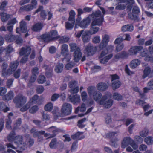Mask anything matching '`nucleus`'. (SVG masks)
<instances>
[{
	"mask_svg": "<svg viewBox=\"0 0 153 153\" xmlns=\"http://www.w3.org/2000/svg\"><path fill=\"white\" fill-rule=\"evenodd\" d=\"M23 137L22 135H18L15 137L14 143L17 146V147L14 146L12 144L7 143L6 146L7 148H11L13 149H16V151L18 153L22 152L27 147V144L23 142Z\"/></svg>",
	"mask_w": 153,
	"mask_h": 153,
	"instance_id": "f257e3e1",
	"label": "nucleus"
},
{
	"mask_svg": "<svg viewBox=\"0 0 153 153\" xmlns=\"http://www.w3.org/2000/svg\"><path fill=\"white\" fill-rule=\"evenodd\" d=\"M99 7L102 11L103 15H102L101 12L99 10L93 13L92 16L93 19L92 22L93 25H101L103 20V16L105 13V11L102 7L99 6Z\"/></svg>",
	"mask_w": 153,
	"mask_h": 153,
	"instance_id": "f03ea898",
	"label": "nucleus"
},
{
	"mask_svg": "<svg viewBox=\"0 0 153 153\" xmlns=\"http://www.w3.org/2000/svg\"><path fill=\"white\" fill-rule=\"evenodd\" d=\"M69 45L70 47V51H74V60L75 62H78L82 57V53L80 48L74 43H70Z\"/></svg>",
	"mask_w": 153,
	"mask_h": 153,
	"instance_id": "7ed1b4c3",
	"label": "nucleus"
},
{
	"mask_svg": "<svg viewBox=\"0 0 153 153\" xmlns=\"http://www.w3.org/2000/svg\"><path fill=\"white\" fill-rule=\"evenodd\" d=\"M87 90L89 95L92 97L94 100L99 104V102L102 97V94L97 91L94 86H89L88 87Z\"/></svg>",
	"mask_w": 153,
	"mask_h": 153,
	"instance_id": "20e7f679",
	"label": "nucleus"
},
{
	"mask_svg": "<svg viewBox=\"0 0 153 153\" xmlns=\"http://www.w3.org/2000/svg\"><path fill=\"white\" fill-rule=\"evenodd\" d=\"M26 101V97L21 94L17 95L13 99V102L17 108H19L23 105Z\"/></svg>",
	"mask_w": 153,
	"mask_h": 153,
	"instance_id": "39448f33",
	"label": "nucleus"
},
{
	"mask_svg": "<svg viewBox=\"0 0 153 153\" xmlns=\"http://www.w3.org/2000/svg\"><path fill=\"white\" fill-rule=\"evenodd\" d=\"M129 145L132 146L134 150L138 148L137 145L133 139L128 137L124 138L122 143V147L125 148Z\"/></svg>",
	"mask_w": 153,
	"mask_h": 153,
	"instance_id": "423d86ee",
	"label": "nucleus"
},
{
	"mask_svg": "<svg viewBox=\"0 0 153 153\" xmlns=\"http://www.w3.org/2000/svg\"><path fill=\"white\" fill-rule=\"evenodd\" d=\"M31 48L30 47L25 48H22L20 51L19 53L20 55H25V56L22 58L20 61V62L24 63L27 61V56L29 55L31 52Z\"/></svg>",
	"mask_w": 153,
	"mask_h": 153,
	"instance_id": "0eeeda50",
	"label": "nucleus"
},
{
	"mask_svg": "<svg viewBox=\"0 0 153 153\" xmlns=\"http://www.w3.org/2000/svg\"><path fill=\"white\" fill-rule=\"evenodd\" d=\"M61 54L64 57L63 60L66 59L67 62L70 61L71 56L69 53L68 47V45L65 44L62 45Z\"/></svg>",
	"mask_w": 153,
	"mask_h": 153,
	"instance_id": "6e6552de",
	"label": "nucleus"
},
{
	"mask_svg": "<svg viewBox=\"0 0 153 153\" xmlns=\"http://www.w3.org/2000/svg\"><path fill=\"white\" fill-rule=\"evenodd\" d=\"M108 98V96L106 94L103 96L99 102V104L103 105L104 107L106 108H109L112 105L113 101L111 99H109L107 101L105 100Z\"/></svg>",
	"mask_w": 153,
	"mask_h": 153,
	"instance_id": "1a4fd4ad",
	"label": "nucleus"
},
{
	"mask_svg": "<svg viewBox=\"0 0 153 153\" xmlns=\"http://www.w3.org/2000/svg\"><path fill=\"white\" fill-rule=\"evenodd\" d=\"M111 81L112 82L111 86L113 90H115L118 88L121 85V82L119 80V76L116 74L111 75Z\"/></svg>",
	"mask_w": 153,
	"mask_h": 153,
	"instance_id": "9d476101",
	"label": "nucleus"
},
{
	"mask_svg": "<svg viewBox=\"0 0 153 153\" xmlns=\"http://www.w3.org/2000/svg\"><path fill=\"white\" fill-rule=\"evenodd\" d=\"M71 105L69 103H64L62 106L61 111L62 114L67 115L70 114L72 110Z\"/></svg>",
	"mask_w": 153,
	"mask_h": 153,
	"instance_id": "9b49d317",
	"label": "nucleus"
},
{
	"mask_svg": "<svg viewBox=\"0 0 153 153\" xmlns=\"http://www.w3.org/2000/svg\"><path fill=\"white\" fill-rule=\"evenodd\" d=\"M85 50L87 55L89 56H92L96 52L97 48L93 46L91 44H88L86 46Z\"/></svg>",
	"mask_w": 153,
	"mask_h": 153,
	"instance_id": "f8f14e48",
	"label": "nucleus"
},
{
	"mask_svg": "<svg viewBox=\"0 0 153 153\" xmlns=\"http://www.w3.org/2000/svg\"><path fill=\"white\" fill-rule=\"evenodd\" d=\"M143 48V47L141 46L132 47L128 50V54L129 55H136L141 51Z\"/></svg>",
	"mask_w": 153,
	"mask_h": 153,
	"instance_id": "ddd939ff",
	"label": "nucleus"
},
{
	"mask_svg": "<svg viewBox=\"0 0 153 153\" xmlns=\"http://www.w3.org/2000/svg\"><path fill=\"white\" fill-rule=\"evenodd\" d=\"M140 98L137 100L135 104L138 105L142 107L146 103L145 100L146 99V97L144 93H141V92H140Z\"/></svg>",
	"mask_w": 153,
	"mask_h": 153,
	"instance_id": "4468645a",
	"label": "nucleus"
},
{
	"mask_svg": "<svg viewBox=\"0 0 153 153\" xmlns=\"http://www.w3.org/2000/svg\"><path fill=\"white\" fill-rule=\"evenodd\" d=\"M79 21L78 24L76 23V25H78L82 28H85L87 27L90 22V19L89 17H87L83 19L82 21L79 22Z\"/></svg>",
	"mask_w": 153,
	"mask_h": 153,
	"instance_id": "2eb2a0df",
	"label": "nucleus"
},
{
	"mask_svg": "<svg viewBox=\"0 0 153 153\" xmlns=\"http://www.w3.org/2000/svg\"><path fill=\"white\" fill-rule=\"evenodd\" d=\"M63 146V143L60 141H57L56 138L53 139L49 144V146L51 149L56 148L60 146Z\"/></svg>",
	"mask_w": 153,
	"mask_h": 153,
	"instance_id": "dca6fc26",
	"label": "nucleus"
},
{
	"mask_svg": "<svg viewBox=\"0 0 153 153\" xmlns=\"http://www.w3.org/2000/svg\"><path fill=\"white\" fill-rule=\"evenodd\" d=\"M8 67V64L6 62H4L2 65V74L3 76H5L7 75L11 74V72L10 71V68L7 69Z\"/></svg>",
	"mask_w": 153,
	"mask_h": 153,
	"instance_id": "f3484780",
	"label": "nucleus"
},
{
	"mask_svg": "<svg viewBox=\"0 0 153 153\" xmlns=\"http://www.w3.org/2000/svg\"><path fill=\"white\" fill-rule=\"evenodd\" d=\"M46 130L50 132H52L53 134H51V137H55L56 133L60 131V129L57 128L56 126H52L49 128L46 129Z\"/></svg>",
	"mask_w": 153,
	"mask_h": 153,
	"instance_id": "a211bd4d",
	"label": "nucleus"
},
{
	"mask_svg": "<svg viewBox=\"0 0 153 153\" xmlns=\"http://www.w3.org/2000/svg\"><path fill=\"white\" fill-rule=\"evenodd\" d=\"M89 32L86 30H85L82 33V38L84 43L88 42L90 39V36L89 34Z\"/></svg>",
	"mask_w": 153,
	"mask_h": 153,
	"instance_id": "6ab92c4d",
	"label": "nucleus"
},
{
	"mask_svg": "<svg viewBox=\"0 0 153 153\" xmlns=\"http://www.w3.org/2000/svg\"><path fill=\"white\" fill-rule=\"evenodd\" d=\"M69 98L71 102L75 105L80 102V97L79 95H75L73 96H70Z\"/></svg>",
	"mask_w": 153,
	"mask_h": 153,
	"instance_id": "aec40b11",
	"label": "nucleus"
},
{
	"mask_svg": "<svg viewBox=\"0 0 153 153\" xmlns=\"http://www.w3.org/2000/svg\"><path fill=\"white\" fill-rule=\"evenodd\" d=\"M19 64V62L17 61L10 62L9 65L10 71L11 72V74L15 71L18 67Z\"/></svg>",
	"mask_w": 153,
	"mask_h": 153,
	"instance_id": "412c9836",
	"label": "nucleus"
},
{
	"mask_svg": "<svg viewBox=\"0 0 153 153\" xmlns=\"http://www.w3.org/2000/svg\"><path fill=\"white\" fill-rule=\"evenodd\" d=\"M16 36L14 35L11 33L7 34L4 36V38L6 41L8 42H12L15 41Z\"/></svg>",
	"mask_w": 153,
	"mask_h": 153,
	"instance_id": "4be33fe9",
	"label": "nucleus"
},
{
	"mask_svg": "<svg viewBox=\"0 0 153 153\" xmlns=\"http://www.w3.org/2000/svg\"><path fill=\"white\" fill-rule=\"evenodd\" d=\"M100 25H92V23L91 24V27L89 31H88L91 35L95 34L99 30V28L98 27H96L95 26H99Z\"/></svg>",
	"mask_w": 153,
	"mask_h": 153,
	"instance_id": "5701e85b",
	"label": "nucleus"
},
{
	"mask_svg": "<svg viewBox=\"0 0 153 153\" xmlns=\"http://www.w3.org/2000/svg\"><path fill=\"white\" fill-rule=\"evenodd\" d=\"M140 56L142 57H144V60L146 61H153V58L149 56L147 53V51H144L140 53Z\"/></svg>",
	"mask_w": 153,
	"mask_h": 153,
	"instance_id": "b1692460",
	"label": "nucleus"
},
{
	"mask_svg": "<svg viewBox=\"0 0 153 153\" xmlns=\"http://www.w3.org/2000/svg\"><path fill=\"white\" fill-rule=\"evenodd\" d=\"M52 113L54 115V118L55 120H57L62 117V114H61L59 112V109L57 107H54V109L52 111Z\"/></svg>",
	"mask_w": 153,
	"mask_h": 153,
	"instance_id": "393cba45",
	"label": "nucleus"
},
{
	"mask_svg": "<svg viewBox=\"0 0 153 153\" xmlns=\"http://www.w3.org/2000/svg\"><path fill=\"white\" fill-rule=\"evenodd\" d=\"M75 21L72 20H68L65 23L66 28L68 30H71L75 24Z\"/></svg>",
	"mask_w": 153,
	"mask_h": 153,
	"instance_id": "a878e982",
	"label": "nucleus"
},
{
	"mask_svg": "<svg viewBox=\"0 0 153 153\" xmlns=\"http://www.w3.org/2000/svg\"><path fill=\"white\" fill-rule=\"evenodd\" d=\"M97 87L98 90L100 91H104L108 88V86L105 83L101 82L97 85Z\"/></svg>",
	"mask_w": 153,
	"mask_h": 153,
	"instance_id": "bb28decb",
	"label": "nucleus"
},
{
	"mask_svg": "<svg viewBox=\"0 0 153 153\" xmlns=\"http://www.w3.org/2000/svg\"><path fill=\"white\" fill-rule=\"evenodd\" d=\"M133 26L131 25H127L123 26L121 28V31L123 32L126 31L131 32L133 30Z\"/></svg>",
	"mask_w": 153,
	"mask_h": 153,
	"instance_id": "cd10ccee",
	"label": "nucleus"
},
{
	"mask_svg": "<svg viewBox=\"0 0 153 153\" xmlns=\"http://www.w3.org/2000/svg\"><path fill=\"white\" fill-rule=\"evenodd\" d=\"M40 37L45 42H48L52 41L48 33L42 35Z\"/></svg>",
	"mask_w": 153,
	"mask_h": 153,
	"instance_id": "c85d7f7f",
	"label": "nucleus"
},
{
	"mask_svg": "<svg viewBox=\"0 0 153 153\" xmlns=\"http://www.w3.org/2000/svg\"><path fill=\"white\" fill-rule=\"evenodd\" d=\"M43 27V25L42 23H37L33 26L32 29L34 31L38 32L40 31Z\"/></svg>",
	"mask_w": 153,
	"mask_h": 153,
	"instance_id": "c756f323",
	"label": "nucleus"
},
{
	"mask_svg": "<svg viewBox=\"0 0 153 153\" xmlns=\"http://www.w3.org/2000/svg\"><path fill=\"white\" fill-rule=\"evenodd\" d=\"M140 63V61L138 59H135L132 60L130 63V67L134 69L138 66Z\"/></svg>",
	"mask_w": 153,
	"mask_h": 153,
	"instance_id": "7c9ffc66",
	"label": "nucleus"
},
{
	"mask_svg": "<svg viewBox=\"0 0 153 153\" xmlns=\"http://www.w3.org/2000/svg\"><path fill=\"white\" fill-rule=\"evenodd\" d=\"M33 5L28 4L22 6L20 9V10L21 11H30L33 9Z\"/></svg>",
	"mask_w": 153,
	"mask_h": 153,
	"instance_id": "2f4dec72",
	"label": "nucleus"
},
{
	"mask_svg": "<svg viewBox=\"0 0 153 153\" xmlns=\"http://www.w3.org/2000/svg\"><path fill=\"white\" fill-rule=\"evenodd\" d=\"M128 18L131 20L137 22L139 20V19L137 16V14L133 13H128Z\"/></svg>",
	"mask_w": 153,
	"mask_h": 153,
	"instance_id": "473e14b6",
	"label": "nucleus"
},
{
	"mask_svg": "<svg viewBox=\"0 0 153 153\" xmlns=\"http://www.w3.org/2000/svg\"><path fill=\"white\" fill-rule=\"evenodd\" d=\"M0 15L1 16V19L3 22L7 21L10 16V15L3 12L1 13Z\"/></svg>",
	"mask_w": 153,
	"mask_h": 153,
	"instance_id": "72a5a7b5",
	"label": "nucleus"
},
{
	"mask_svg": "<svg viewBox=\"0 0 153 153\" xmlns=\"http://www.w3.org/2000/svg\"><path fill=\"white\" fill-rule=\"evenodd\" d=\"M20 27L21 30L23 33H26L27 31L26 22L23 21L20 22Z\"/></svg>",
	"mask_w": 153,
	"mask_h": 153,
	"instance_id": "f704fd0d",
	"label": "nucleus"
},
{
	"mask_svg": "<svg viewBox=\"0 0 153 153\" xmlns=\"http://www.w3.org/2000/svg\"><path fill=\"white\" fill-rule=\"evenodd\" d=\"M63 64L62 63H58L55 66V71L57 73H61L63 71Z\"/></svg>",
	"mask_w": 153,
	"mask_h": 153,
	"instance_id": "c9c22d12",
	"label": "nucleus"
},
{
	"mask_svg": "<svg viewBox=\"0 0 153 153\" xmlns=\"http://www.w3.org/2000/svg\"><path fill=\"white\" fill-rule=\"evenodd\" d=\"M49 34V35L52 40H53L56 39H57V34L58 33L56 30H52L51 31L49 32L48 33Z\"/></svg>",
	"mask_w": 153,
	"mask_h": 153,
	"instance_id": "e433bc0d",
	"label": "nucleus"
},
{
	"mask_svg": "<svg viewBox=\"0 0 153 153\" xmlns=\"http://www.w3.org/2000/svg\"><path fill=\"white\" fill-rule=\"evenodd\" d=\"M113 56L112 54H110L109 55L105 56L104 58L100 59V62L102 64H105Z\"/></svg>",
	"mask_w": 153,
	"mask_h": 153,
	"instance_id": "4c0bfd02",
	"label": "nucleus"
},
{
	"mask_svg": "<svg viewBox=\"0 0 153 153\" xmlns=\"http://www.w3.org/2000/svg\"><path fill=\"white\" fill-rule=\"evenodd\" d=\"M26 136L27 137H28V138H27V139L26 143H26V144H27V146H28L29 147H31L33 145L34 143V140L31 138L29 135H26Z\"/></svg>",
	"mask_w": 153,
	"mask_h": 153,
	"instance_id": "58836bf2",
	"label": "nucleus"
},
{
	"mask_svg": "<svg viewBox=\"0 0 153 153\" xmlns=\"http://www.w3.org/2000/svg\"><path fill=\"white\" fill-rule=\"evenodd\" d=\"M151 72L150 68L148 67H146L144 71V74L143 76V78L144 79L149 76Z\"/></svg>",
	"mask_w": 153,
	"mask_h": 153,
	"instance_id": "ea45409f",
	"label": "nucleus"
},
{
	"mask_svg": "<svg viewBox=\"0 0 153 153\" xmlns=\"http://www.w3.org/2000/svg\"><path fill=\"white\" fill-rule=\"evenodd\" d=\"M86 109L85 104L82 103L80 107H78L75 109V112L76 113H77L79 111L81 112H84L86 110Z\"/></svg>",
	"mask_w": 153,
	"mask_h": 153,
	"instance_id": "a19ab883",
	"label": "nucleus"
},
{
	"mask_svg": "<svg viewBox=\"0 0 153 153\" xmlns=\"http://www.w3.org/2000/svg\"><path fill=\"white\" fill-rule=\"evenodd\" d=\"M53 108V104L52 103L49 102L45 105L44 109L46 111L50 112L52 110Z\"/></svg>",
	"mask_w": 153,
	"mask_h": 153,
	"instance_id": "79ce46f5",
	"label": "nucleus"
},
{
	"mask_svg": "<svg viewBox=\"0 0 153 153\" xmlns=\"http://www.w3.org/2000/svg\"><path fill=\"white\" fill-rule=\"evenodd\" d=\"M16 134L14 131L11 132L7 137V140L9 142L15 141Z\"/></svg>",
	"mask_w": 153,
	"mask_h": 153,
	"instance_id": "37998d69",
	"label": "nucleus"
},
{
	"mask_svg": "<svg viewBox=\"0 0 153 153\" xmlns=\"http://www.w3.org/2000/svg\"><path fill=\"white\" fill-rule=\"evenodd\" d=\"M14 97V93L13 91H10L5 95V98L6 100H9L13 98Z\"/></svg>",
	"mask_w": 153,
	"mask_h": 153,
	"instance_id": "c03bdc74",
	"label": "nucleus"
},
{
	"mask_svg": "<svg viewBox=\"0 0 153 153\" xmlns=\"http://www.w3.org/2000/svg\"><path fill=\"white\" fill-rule=\"evenodd\" d=\"M83 133L82 132H78L75 134L72 135V138L74 140L76 139L78 140H80L83 138V137L81 138L80 137V136L81 135H82Z\"/></svg>",
	"mask_w": 153,
	"mask_h": 153,
	"instance_id": "a18cd8bd",
	"label": "nucleus"
},
{
	"mask_svg": "<svg viewBox=\"0 0 153 153\" xmlns=\"http://www.w3.org/2000/svg\"><path fill=\"white\" fill-rule=\"evenodd\" d=\"M6 127L8 129H11V126L12 121L10 117L7 118L6 119Z\"/></svg>",
	"mask_w": 153,
	"mask_h": 153,
	"instance_id": "49530a36",
	"label": "nucleus"
},
{
	"mask_svg": "<svg viewBox=\"0 0 153 153\" xmlns=\"http://www.w3.org/2000/svg\"><path fill=\"white\" fill-rule=\"evenodd\" d=\"M113 98L117 101H120L122 99V96L117 92H115L113 94Z\"/></svg>",
	"mask_w": 153,
	"mask_h": 153,
	"instance_id": "de8ad7c7",
	"label": "nucleus"
},
{
	"mask_svg": "<svg viewBox=\"0 0 153 153\" xmlns=\"http://www.w3.org/2000/svg\"><path fill=\"white\" fill-rule=\"evenodd\" d=\"M0 109L6 112L9 110V108L5 106L4 103L0 102Z\"/></svg>",
	"mask_w": 153,
	"mask_h": 153,
	"instance_id": "09e8293b",
	"label": "nucleus"
},
{
	"mask_svg": "<svg viewBox=\"0 0 153 153\" xmlns=\"http://www.w3.org/2000/svg\"><path fill=\"white\" fill-rule=\"evenodd\" d=\"M69 17L68 20H72L75 21V16L76 15L75 12L73 10H71L69 13Z\"/></svg>",
	"mask_w": 153,
	"mask_h": 153,
	"instance_id": "8fccbe9b",
	"label": "nucleus"
},
{
	"mask_svg": "<svg viewBox=\"0 0 153 153\" xmlns=\"http://www.w3.org/2000/svg\"><path fill=\"white\" fill-rule=\"evenodd\" d=\"M38 131H37L36 129L34 127L32 128L30 130V133L32 134V136L34 137H36L38 136Z\"/></svg>",
	"mask_w": 153,
	"mask_h": 153,
	"instance_id": "3c124183",
	"label": "nucleus"
},
{
	"mask_svg": "<svg viewBox=\"0 0 153 153\" xmlns=\"http://www.w3.org/2000/svg\"><path fill=\"white\" fill-rule=\"evenodd\" d=\"M75 65L74 62H71L67 63L65 66V68L66 70H70Z\"/></svg>",
	"mask_w": 153,
	"mask_h": 153,
	"instance_id": "603ef678",
	"label": "nucleus"
},
{
	"mask_svg": "<svg viewBox=\"0 0 153 153\" xmlns=\"http://www.w3.org/2000/svg\"><path fill=\"white\" fill-rule=\"evenodd\" d=\"M148 130L147 128H145L140 132V135L142 137H145L148 134Z\"/></svg>",
	"mask_w": 153,
	"mask_h": 153,
	"instance_id": "864d4df0",
	"label": "nucleus"
},
{
	"mask_svg": "<svg viewBox=\"0 0 153 153\" xmlns=\"http://www.w3.org/2000/svg\"><path fill=\"white\" fill-rule=\"evenodd\" d=\"M49 115L45 112H43L42 113V119L43 121L48 120L50 119Z\"/></svg>",
	"mask_w": 153,
	"mask_h": 153,
	"instance_id": "5fc2aeb1",
	"label": "nucleus"
},
{
	"mask_svg": "<svg viewBox=\"0 0 153 153\" xmlns=\"http://www.w3.org/2000/svg\"><path fill=\"white\" fill-rule=\"evenodd\" d=\"M116 134L117 133L116 132H109L105 134V137L107 138L112 139L116 136Z\"/></svg>",
	"mask_w": 153,
	"mask_h": 153,
	"instance_id": "6e6d98bb",
	"label": "nucleus"
},
{
	"mask_svg": "<svg viewBox=\"0 0 153 153\" xmlns=\"http://www.w3.org/2000/svg\"><path fill=\"white\" fill-rule=\"evenodd\" d=\"M144 141L148 145L151 144L153 142L152 138L151 137H148L144 139Z\"/></svg>",
	"mask_w": 153,
	"mask_h": 153,
	"instance_id": "4d7b16f0",
	"label": "nucleus"
},
{
	"mask_svg": "<svg viewBox=\"0 0 153 153\" xmlns=\"http://www.w3.org/2000/svg\"><path fill=\"white\" fill-rule=\"evenodd\" d=\"M105 123L107 124H110L112 122V119L110 114H107L105 117Z\"/></svg>",
	"mask_w": 153,
	"mask_h": 153,
	"instance_id": "13d9d810",
	"label": "nucleus"
},
{
	"mask_svg": "<svg viewBox=\"0 0 153 153\" xmlns=\"http://www.w3.org/2000/svg\"><path fill=\"white\" fill-rule=\"evenodd\" d=\"M22 123V120L21 118L18 119L16 121L14 126V129H16L19 128V127L20 126Z\"/></svg>",
	"mask_w": 153,
	"mask_h": 153,
	"instance_id": "bf43d9fd",
	"label": "nucleus"
},
{
	"mask_svg": "<svg viewBox=\"0 0 153 153\" xmlns=\"http://www.w3.org/2000/svg\"><path fill=\"white\" fill-rule=\"evenodd\" d=\"M33 122L38 127L42 128L44 126L41 124L42 122L40 120H33Z\"/></svg>",
	"mask_w": 153,
	"mask_h": 153,
	"instance_id": "052dcab7",
	"label": "nucleus"
},
{
	"mask_svg": "<svg viewBox=\"0 0 153 153\" xmlns=\"http://www.w3.org/2000/svg\"><path fill=\"white\" fill-rule=\"evenodd\" d=\"M101 39L98 36H95L92 39V42L95 44L98 43L100 42Z\"/></svg>",
	"mask_w": 153,
	"mask_h": 153,
	"instance_id": "680f3d73",
	"label": "nucleus"
},
{
	"mask_svg": "<svg viewBox=\"0 0 153 153\" xmlns=\"http://www.w3.org/2000/svg\"><path fill=\"white\" fill-rule=\"evenodd\" d=\"M78 12V18L76 20V23L78 24V23L79 21L81 20V17H80L81 14L83 13L84 12V10L81 9H79L77 10Z\"/></svg>",
	"mask_w": 153,
	"mask_h": 153,
	"instance_id": "e2e57ef3",
	"label": "nucleus"
},
{
	"mask_svg": "<svg viewBox=\"0 0 153 153\" xmlns=\"http://www.w3.org/2000/svg\"><path fill=\"white\" fill-rule=\"evenodd\" d=\"M39 108L37 106L34 105L29 110L30 112L32 114L35 113L38 110Z\"/></svg>",
	"mask_w": 153,
	"mask_h": 153,
	"instance_id": "0e129e2a",
	"label": "nucleus"
},
{
	"mask_svg": "<svg viewBox=\"0 0 153 153\" xmlns=\"http://www.w3.org/2000/svg\"><path fill=\"white\" fill-rule=\"evenodd\" d=\"M8 2L6 1H4L1 3L0 6V10H4Z\"/></svg>",
	"mask_w": 153,
	"mask_h": 153,
	"instance_id": "69168bd1",
	"label": "nucleus"
},
{
	"mask_svg": "<svg viewBox=\"0 0 153 153\" xmlns=\"http://www.w3.org/2000/svg\"><path fill=\"white\" fill-rule=\"evenodd\" d=\"M109 41V36L107 34L105 35L102 36V41L106 44H108Z\"/></svg>",
	"mask_w": 153,
	"mask_h": 153,
	"instance_id": "338daca9",
	"label": "nucleus"
},
{
	"mask_svg": "<svg viewBox=\"0 0 153 153\" xmlns=\"http://www.w3.org/2000/svg\"><path fill=\"white\" fill-rule=\"evenodd\" d=\"M37 80L39 83L42 84L45 81V78L44 76L40 75Z\"/></svg>",
	"mask_w": 153,
	"mask_h": 153,
	"instance_id": "774afa93",
	"label": "nucleus"
}]
</instances>
